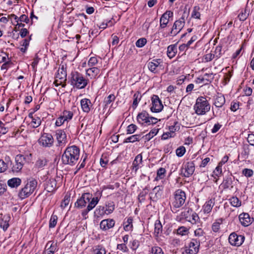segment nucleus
I'll return each mask as SVG.
<instances>
[{"label":"nucleus","mask_w":254,"mask_h":254,"mask_svg":"<svg viewBox=\"0 0 254 254\" xmlns=\"http://www.w3.org/2000/svg\"><path fill=\"white\" fill-rule=\"evenodd\" d=\"M80 155V149L75 145L67 147L62 156V161L64 165H74Z\"/></svg>","instance_id":"obj_1"},{"label":"nucleus","mask_w":254,"mask_h":254,"mask_svg":"<svg viewBox=\"0 0 254 254\" xmlns=\"http://www.w3.org/2000/svg\"><path fill=\"white\" fill-rule=\"evenodd\" d=\"M211 105L205 97H198L193 106L195 113L197 115H204L210 110Z\"/></svg>","instance_id":"obj_2"},{"label":"nucleus","mask_w":254,"mask_h":254,"mask_svg":"<svg viewBox=\"0 0 254 254\" xmlns=\"http://www.w3.org/2000/svg\"><path fill=\"white\" fill-rule=\"evenodd\" d=\"M70 75L71 85L78 89L84 88L88 83V80L77 71L72 72Z\"/></svg>","instance_id":"obj_3"},{"label":"nucleus","mask_w":254,"mask_h":254,"mask_svg":"<svg viewBox=\"0 0 254 254\" xmlns=\"http://www.w3.org/2000/svg\"><path fill=\"white\" fill-rule=\"evenodd\" d=\"M37 186V182L35 179L28 181L25 186L18 192V197L24 199L29 196L35 190Z\"/></svg>","instance_id":"obj_4"},{"label":"nucleus","mask_w":254,"mask_h":254,"mask_svg":"<svg viewBox=\"0 0 254 254\" xmlns=\"http://www.w3.org/2000/svg\"><path fill=\"white\" fill-rule=\"evenodd\" d=\"M188 15V13L184 12L182 16L175 21L169 34L170 36H176L182 30L185 26L186 19L187 18Z\"/></svg>","instance_id":"obj_5"},{"label":"nucleus","mask_w":254,"mask_h":254,"mask_svg":"<svg viewBox=\"0 0 254 254\" xmlns=\"http://www.w3.org/2000/svg\"><path fill=\"white\" fill-rule=\"evenodd\" d=\"M186 199L185 192L181 190H177L174 193V199L172 202L174 209L181 207L185 203Z\"/></svg>","instance_id":"obj_6"},{"label":"nucleus","mask_w":254,"mask_h":254,"mask_svg":"<svg viewBox=\"0 0 254 254\" xmlns=\"http://www.w3.org/2000/svg\"><path fill=\"white\" fill-rule=\"evenodd\" d=\"M38 143L44 147H50L54 143L53 136L49 133H43L38 140Z\"/></svg>","instance_id":"obj_7"},{"label":"nucleus","mask_w":254,"mask_h":254,"mask_svg":"<svg viewBox=\"0 0 254 254\" xmlns=\"http://www.w3.org/2000/svg\"><path fill=\"white\" fill-rule=\"evenodd\" d=\"M92 195L90 193H84L77 200L75 203V206L78 208H82L87 203L91 201L92 199Z\"/></svg>","instance_id":"obj_8"},{"label":"nucleus","mask_w":254,"mask_h":254,"mask_svg":"<svg viewBox=\"0 0 254 254\" xmlns=\"http://www.w3.org/2000/svg\"><path fill=\"white\" fill-rule=\"evenodd\" d=\"M25 157L22 155H17L15 158V162L12 167L13 172L18 173L21 171L25 162Z\"/></svg>","instance_id":"obj_9"},{"label":"nucleus","mask_w":254,"mask_h":254,"mask_svg":"<svg viewBox=\"0 0 254 254\" xmlns=\"http://www.w3.org/2000/svg\"><path fill=\"white\" fill-rule=\"evenodd\" d=\"M152 106L150 108L152 112L159 113L163 109V105L158 96L153 95L151 97Z\"/></svg>","instance_id":"obj_10"},{"label":"nucleus","mask_w":254,"mask_h":254,"mask_svg":"<svg viewBox=\"0 0 254 254\" xmlns=\"http://www.w3.org/2000/svg\"><path fill=\"white\" fill-rule=\"evenodd\" d=\"M199 242L196 240L192 239L189 246L186 247L184 254H196L199 250Z\"/></svg>","instance_id":"obj_11"},{"label":"nucleus","mask_w":254,"mask_h":254,"mask_svg":"<svg viewBox=\"0 0 254 254\" xmlns=\"http://www.w3.org/2000/svg\"><path fill=\"white\" fill-rule=\"evenodd\" d=\"M245 240V237L243 235H238L235 233H231L229 237L230 244L234 246H240Z\"/></svg>","instance_id":"obj_12"},{"label":"nucleus","mask_w":254,"mask_h":254,"mask_svg":"<svg viewBox=\"0 0 254 254\" xmlns=\"http://www.w3.org/2000/svg\"><path fill=\"white\" fill-rule=\"evenodd\" d=\"M195 170L194 164L193 162H189L184 164L181 170V173L185 177H189L192 175Z\"/></svg>","instance_id":"obj_13"},{"label":"nucleus","mask_w":254,"mask_h":254,"mask_svg":"<svg viewBox=\"0 0 254 254\" xmlns=\"http://www.w3.org/2000/svg\"><path fill=\"white\" fill-rule=\"evenodd\" d=\"M66 72L63 67L58 70V73L56 77L54 83L56 86L62 84L66 80Z\"/></svg>","instance_id":"obj_14"},{"label":"nucleus","mask_w":254,"mask_h":254,"mask_svg":"<svg viewBox=\"0 0 254 254\" xmlns=\"http://www.w3.org/2000/svg\"><path fill=\"white\" fill-rule=\"evenodd\" d=\"M56 137L59 146H64L67 142L66 134L65 132L61 129L56 130Z\"/></svg>","instance_id":"obj_15"},{"label":"nucleus","mask_w":254,"mask_h":254,"mask_svg":"<svg viewBox=\"0 0 254 254\" xmlns=\"http://www.w3.org/2000/svg\"><path fill=\"white\" fill-rule=\"evenodd\" d=\"M173 16V12L170 10L166 11L161 17L160 26L162 28H165L169 21V18Z\"/></svg>","instance_id":"obj_16"},{"label":"nucleus","mask_w":254,"mask_h":254,"mask_svg":"<svg viewBox=\"0 0 254 254\" xmlns=\"http://www.w3.org/2000/svg\"><path fill=\"white\" fill-rule=\"evenodd\" d=\"M225 98L224 96L221 93H217L214 98L213 105L216 108H221L225 103Z\"/></svg>","instance_id":"obj_17"},{"label":"nucleus","mask_w":254,"mask_h":254,"mask_svg":"<svg viewBox=\"0 0 254 254\" xmlns=\"http://www.w3.org/2000/svg\"><path fill=\"white\" fill-rule=\"evenodd\" d=\"M115 224V221L113 219H107L101 221L100 227L103 231H107L113 228Z\"/></svg>","instance_id":"obj_18"},{"label":"nucleus","mask_w":254,"mask_h":254,"mask_svg":"<svg viewBox=\"0 0 254 254\" xmlns=\"http://www.w3.org/2000/svg\"><path fill=\"white\" fill-rule=\"evenodd\" d=\"M149 118L150 117L148 113L146 111H143L138 114L137 120L138 123L140 124L148 126V122H149Z\"/></svg>","instance_id":"obj_19"},{"label":"nucleus","mask_w":254,"mask_h":254,"mask_svg":"<svg viewBox=\"0 0 254 254\" xmlns=\"http://www.w3.org/2000/svg\"><path fill=\"white\" fill-rule=\"evenodd\" d=\"M57 189V182L56 180L54 179H50L48 180L45 184V189L48 192H53Z\"/></svg>","instance_id":"obj_20"},{"label":"nucleus","mask_w":254,"mask_h":254,"mask_svg":"<svg viewBox=\"0 0 254 254\" xmlns=\"http://www.w3.org/2000/svg\"><path fill=\"white\" fill-rule=\"evenodd\" d=\"M99 201V199L98 197H93L91 201L88 204L87 208L83 210L82 212V215L85 218H86V216L87 215L89 211L91 210L95 206L97 205Z\"/></svg>","instance_id":"obj_21"},{"label":"nucleus","mask_w":254,"mask_h":254,"mask_svg":"<svg viewBox=\"0 0 254 254\" xmlns=\"http://www.w3.org/2000/svg\"><path fill=\"white\" fill-rule=\"evenodd\" d=\"M239 218L241 224L245 227L249 226L252 223L251 218L248 213H241Z\"/></svg>","instance_id":"obj_22"},{"label":"nucleus","mask_w":254,"mask_h":254,"mask_svg":"<svg viewBox=\"0 0 254 254\" xmlns=\"http://www.w3.org/2000/svg\"><path fill=\"white\" fill-rule=\"evenodd\" d=\"M142 163V156L141 154H138L135 158L132 163V169L136 172L141 167L140 165Z\"/></svg>","instance_id":"obj_23"},{"label":"nucleus","mask_w":254,"mask_h":254,"mask_svg":"<svg viewBox=\"0 0 254 254\" xmlns=\"http://www.w3.org/2000/svg\"><path fill=\"white\" fill-rule=\"evenodd\" d=\"M160 61V59L153 60L152 62L148 63V68L150 71L155 73L158 72L157 68L159 66Z\"/></svg>","instance_id":"obj_24"},{"label":"nucleus","mask_w":254,"mask_h":254,"mask_svg":"<svg viewBox=\"0 0 254 254\" xmlns=\"http://www.w3.org/2000/svg\"><path fill=\"white\" fill-rule=\"evenodd\" d=\"M100 72V69L96 67H90L86 70V75L91 79L95 78Z\"/></svg>","instance_id":"obj_25"},{"label":"nucleus","mask_w":254,"mask_h":254,"mask_svg":"<svg viewBox=\"0 0 254 254\" xmlns=\"http://www.w3.org/2000/svg\"><path fill=\"white\" fill-rule=\"evenodd\" d=\"M21 184V180L19 178H13L8 180L7 185L11 188H17Z\"/></svg>","instance_id":"obj_26"},{"label":"nucleus","mask_w":254,"mask_h":254,"mask_svg":"<svg viewBox=\"0 0 254 254\" xmlns=\"http://www.w3.org/2000/svg\"><path fill=\"white\" fill-rule=\"evenodd\" d=\"M215 204L214 199H210L207 201L203 206V211L205 213H209Z\"/></svg>","instance_id":"obj_27"},{"label":"nucleus","mask_w":254,"mask_h":254,"mask_svg":"<svg viewBox=\"0 0 254 254\" xmlns=\"http://www.w3.org/2000/svg\"><path fill=\"white\" fill-rule=\"evenodd\" d=\"M91 104V101L89 99L85 98L81 100L80 104L83 112L88 113L90 111Z\"/></svg>","instance_id":"obj_28"},{"label":"nucleus","mask_w":254,"mask_h":254,"mask_svg":"<svg viewBox=\"0 0 254 254\" xmlns=\"http://www.w3.org/2000/svg\"><path fill=\"white\" fill-rule=\"evenodd\" d=\"M177 53V45H171L167 48V56L170 59L174 58Z\"/></svg>","instance_id":"obj_29"},{"label":"nucleus","mask_w":254,"mask_h":254,"mask_svg":"<svg viewBox=\"0 0 254 254\" xmlns=\"http://www.w3.org/2000/svg\"><path fill=\"white\" fill-rule=\"evenodd\" d=\"M163 192V187L162 186H156L152 190V192H151V194H154V198L156 199H158L161 197Z\"/></svg>","instance_id":"obj_30"},{"label":"nucleus","mask_w":254,"mask_h":254,"mask_svg":"<svg viewBox=\"0 0 254 254\" xmlns=\"http://www.w3.org/2000/svg\"><path fill=\"white\" fill-rule=\"evenodd\" d=\"M158 131V128H153L152 130H151L150 131L148 134H146L145 135L143 136L142 138H144L145 141H148L154 136L157 134Z\"/></svg>","instance_id":"obj_31"},{"label":"nucleus","mask_w":254,"mask_h":254,"mask_svg":"<svg viewBox=\"0 0 254 254\" xmlns=\"http://www.w3.org/2000/svg\"><path fill=\"white\" fill-rule=\"evenodd\" d=\"M46 251H51V252L55 253L57 251V244L53 241H49L46 246Z\"/></svg>","instance_id":"obj_32"},{"label":"nucleus","mask_w":254,"mask_h":254,"mask_svg":"<svg viewBox=\"0 0 254 254\" xmlns=\"http://www.w3.org/2000/svg\"><path fill=\"white\" fill-rule=\"evenodd\" d=\"M141 138L140 134H135L131 135L127 138L124 141V143L131 142L139 141Z\"/></svg>","instance_id":"obj_33"},{"label":"nucleus","mask_w":254,"mask_h":254,"mask_svg":"<svg viewBox=\"0 0 254 254\" xmlns=\"http://www.w3.org/2000/svg\"><path fill=\"white\" fill-rule=\"evenodd\" d=\"M223 219L222 218L217 220L212 225V230L214 232H217L219 230L220 226L222 223Z\"/></svg>","instance_id":"obj_34"},{"label":"nucleus","mask_w":254,"mask_h":254,"mask_svg":"<svg viewBox=\"0 0 254 254\" xmlns=\"http://www.w3.org/2000/svg\"><path fill=\"white\" fill-rule=\"evenodd\" d=\"M106 210L107 211V214H111L115 209V204L113 201H110L106 203Z\"/></svg>","instance_id":"obj_35"},{"label":"nucleus","mask_w":254,"mask_h":254,"mask_svg":"<svg viewBox=\"0 0 254 254\" xmlns=\"http://www.w3.org/2000/svg\"><path fill=\"white\" fill-rule=\"evenodd\" d=\"M47 163V160L45 158H39L35 163V166L38 168H42L46 166Z\"/></svg>","instance_id":"obj_36"},{"label":"nucleus","mask_w":254,"mask_h":254,"mask_svg":"<svg viewBox=\"0 0 254 254\" xmlns=\"http://www.w3.org/2000/svg\"><path fill=\"white\" fill-rule=\"evenodd\" d=\"M11 16L12 17H13L17 22L18 20H19L20 22H24L26 23H28L29 21V19L28 16L25 14L21 15L19 18H18L17 16H16L14 14H12Z\"/></svg>","instance_id":"obj_37"},{"label":"nucleus","mask_w":254,"mask_h":254,"mask_svg":"<svg viewBox=\"0 0 254 254\" xmlns=\"http://www.w3.org/2000/svg\"><path fill=\"white\" fill-rule=\"evenodd\" d=\"M190 216V217L188 221L191 224H196L197 222L199 221V218L195 212H192Z\"/></svg>","instance_id":"obj_38"},{"label":"nucleus","mask_w":254,"mask_h":254,"mask_svg":"<svg viewBox=\"0 0 254 254\" xmlns=\"http://www.w3.org/2000/svg\"><path fill=\"white\" fill-rule=\"evenodd\" d=\"M115 96L114 94H110L107 97L105 98L104 100L105 106L107 107L108 105L115 101Z\"/></svg>","instance_id":"obj_39"},{"label":"nucleus","mask_w":254,"mask_h":254,"mask_svg":"<svg viewBox=\"0 0 254 254\" xmlns=\"http://www.w3.org/2000/svg\"><path fill=\"white\" fill-rule=\"evenodd\" d=\"M41 124V120L39 117H36L32 120L30 123L31 126L33 128H36L38 127Z\"/></svg>","instance_id":"obj_40"},{"label":"nucleus","mask_w":254,"mask_h":254,"mask_svg":"<svg viewBox=\"0 0 254 254\" xmlns=\"http://www.w3.org/2000/svg\"><path fill=\"white\" fill-rule=\"evenodd\" d=\"M200 8L198 6H195L191 13V17L194 18L199 19L200 16V13L199 12Z\"/></svg>","instance_id":"obj_41"},{"label":"nucleus","mask_w":254,"mask_h":254,"mask_svg":"<svg viewBox=\"0 0 254 254\" xmlns=\"http://www.w3.org/2000/svg\"><path fill=\"white\" fill-rule=\"evenodd\" d=\"M141 98V95L139 93H136L133 95V101L132 106L133 108H136L138 105V102L140 101Z\"/></svg>","instance_id":"obj_42"},{"label":"nucleus","mask_w":254,"mask_h":254,"mask_svg":"<svg viewBox=\"0 0 254 254\" xmlns=\"http://www.w3.org/2000/svg\"><path fill=\"white\" fill-rule=\"evenodd\" d=\"M62 116L65 121H68L72 118L73 113L71 111L65 110L63 112Z\"/></svg>","instance_id":"obj_43"},{"label":"nucleus","mask_w":254,"mask_h":254,"mask_svg":"<svg viewBox=\"0 0 254 254\" xmlns=\"http://www.w3.org/2000/svg\"><path fill=\"white\" fill-rule=\"evenodd\" d=\"M231 204L234 207H239L241 205V201L237 197H232L230 199Z\"/></svg>","instance_id":"obj_44"},{"label":"nucleus","mask_w":254,"mask_h":254,"mask_svg":"<svg viewBox=\"0 0 254 254\" xmlns=\"http://www.w3.org/2000/svg\"><path fill=\"white\" fill-rule=\"evenodd\" d=\"M162 226L160 221H156L154 225V233L158 235L162 232Z\"/></svg>","instance_id":"obj_45"},{"label":"nucleus","mask_w":254,"mask_h":254,"mask_svg":"<svg viewBox=\"0 0 254 254\" xmlns=\"http://www.w3.org/2000/svg\"><path fill=\"white\" fill-rule=\"evenodd\" d=\"M94 253L95 254H106V252L103 247L98 245L94 249Z\"/></svg>","instance_id":"obj_46"},{"label":"nucleus","mask_w":254,"mask_h":254,"mask_svg":"<svg viewBox=\"0 0 254 254\" xmlns=\"http://www.w3.org/2000/svg\"><path fill=\"white\" fill-rule=\"evenodd\" d=\"M58 221V217L56 215L53 214L50 218V222H49V227L50 228H54L57 223Z\"/></svg>","instance_id":"obj_47"},{"label":"nucleus","mask_w":254,"mask_h":254,"mask_svg":"<svg viewBox=\"0 0 254 254\" xmlns=\"http://www.w3.org/2000/svg\"><path fill=\"white\" fill-rule=\"evenodd\" d=\"M113 25V23L112 22L111 20H109L108 21H103L102 22H99L97 24V25L98 26L99 28L100 29H105L108 25L111 26Z\"/></svg>","instance_id":"obj_48"},{"label":"nucleus","mask_w":254,"mask_h":254,"mask_svg":"<svg viewBox=\"0 0 254 254\" xmlns=\"http://www.w3.org/2000/svg\"><path fill=\"white\" fill-rule=\"evenodd\" d=\"M150 254H164L162 249L159 247H153L150 251Z\"/></svg>","instance_id":"obj_49"},{"label":"nucleus","mask_w":254,"mask_h":254,"mask_svg":"<svg viewBox=\"0 0 254 254\" xmlns=\"http://www.w3.org/2000/svg\"><path fill=\"white\" fill-rule=\"evenodd\" d=\"M165 173L166 170L164 168H160L157 170L156 179H158V178L163 179L165 177Z\"/></svg>","instance_id":"obj_50"},{"label":"nucleus","mask_w":254,"mask_h":254,"mask_svg":"<svg viewBox=\"0 0 254 254\" xmlns=\"http://www.w3.org/2000/svg\"><path fill=\"white\" fill-rule=\"evenodd\" d=\"M192 212V210H190V211L189 209H185L184 211L182 212L181 216L182 218L186 219L188 221L189 220V217L190 216V214Z\"/></svg>","instance_id":"obj_51"},{"label":"nucleus","mask_w":254,"mask_h":254,"mask_svg":"<svg viewBox=\"0 0 254 254\" xmlns=\"http://www.w3.org/2000/svg\"><path fill=\"white\" fill-rule=\"evenodd\" d=\"M147 43V40L144 38L139 39L135 43L136 46L138 48H141L143 47Z\"/></svg>","instance_id":"obj_52"},{"label":"nucleus","mask_w":254,"mask_h":254,"mask_svg":"<svg viewBox=\"0 0 254 254\" xmlns=\"http://www.w3.org/2000/svg\"><path fill=\"white\" fill-rule=\"evenodd\" d=\"M186 152V148L184 146H180L176 150V155L178 157L183 156Z\"/></svg>","instance_id":"obj_53"},{"label":"nucleus","mask_w":254,"mask_h":254,"mask_svg":"<svg viewBox=\"0 0 254 254\" xmlns=\"http://www.w3.org/2000/svg\"><path fill=\"white\" fill-rule=\"evenodd\" d=\"M137 126L134 124H130L127 127V134H132L135 132L137 129Z\"/></svg>","instance_id":"obj_54"},{"label":"nucleus","mask_w":254,"mask_h":254,"mask_svg":"<svg viewBox=\"0 0 254 254\" xmlns=\"http://www.w3.org/2000/svg\"><path fill=\"white\" fill-rule=\"evenodd\" d=\"M69 201H70V197L68 196L67 195H65L64 197V200L62 201V202L61 203V207L63 209H64L68 205Z\"/></svg>","instance_id":"obj_55"},{"label":"nucleus","mask_w":254,"mask_h":254,"mask_svg":"<svg viewBox=\"0 0 254 254\" xmlns=\"http://www.w3.org/2000/svg\"><path fill=\"white\" fill-rule=\"evenodd\" d=\"M242 174L246 177H251L253 175L254 172L252 169L245 168L243 170Z\"/></svg>","instance_id":"obj_56"},{"label":"nucleus","mask_w":254,"mask_h":254,"mask_svg":"<svg viewBox=\"0 0 254 254\" xmlns=\"http://www.w3.org/2000/svg\"><path fill=\"white\" fill-rule=\"evenodd\" d=\"M132 219L131 217L128 218L126 222V223H127V224H126V225L124 226V229L126 230H129L132 227Z\"/></svg>","instance_id":"obj_57"},{"label":"nucleus","mask_w":254,"mask_h":254,"mask_svg":"<svg viewBox=\"0 0 254 254\" xmlns=\"http://www.w3.org/2000/svg\"><path fill=\"white\" fill-rule=\"evenodd\" d=\"M5 125L0 121V133L3 134H5L8 131V128Z\"/></svg>","instance_id":"obj_58"},{"label":"nucleus","mask_w":254,"mask_h":254,"mask_svg":"<svg viewBox=\"0 0 254 254\" xmlns=\"http://www.w3.org/2000/svg\"><path fill=\"white\" fill-rule=\"evenodd\" d=\"M8 59V55L3 51H0V63L6 62Z\"/></svg>","instance_id":"obj_59"},{"label":"nucleus","mask_w":254,"mask_h":254,"mask_svg":"<svg viewBox=\"0 0 254 254\" xmlns=\"http://www.w3.org/2000/svg\"><path fill=\"white\" fill-rule=\"evenodd\" d=\"M188 229L185 227H180L177 229V234L182 236L186 235Z\"/></svg>","instance_id":"obj_60"},{"label":"nucleus","mask_w":254,"mask_h":254,"mask_svg":"<svg viewBox=\"0 0 254 254\" xmlns=\"http://www.w3.org/2000/svg\"><path fill=\"white\" fill-rule=\"evenodd\" d=\"M215 57V55L212 53L206 54L203 57V60L205 62H208L212 60Z\"/></svg>","instance_id":"obj_61"},{"label":"nucleus","mask_w":254,"mask_h":254,"mask_svg":"<svg viewBox=\"0 0 254 254\" xmlns=\"http://www.w3.org/2000/svg\"><path fill=\"white\" fill-rule=\"evenodd\" d=\"M231 178H226L223 182L222 184L223 187L224 189H228L229 188L230 186L231 185Z\"/></svg>","instance_id":"obj_62"},{"label":"nucleus","mask_w":254,"mask_h":254,"mask_svg":"<svg viewBox=\"0 0 254 254\" xmlns=\"http://www.w3.org/2000/svg\"><path fill=\"white\" fill-rule=\"evenodd\" d=\"M7 168V164L2 160H0V173L5 172Z\"/></svg>","instance_id":"obj_63"},{"label":"nucleus","mask_w":254,"mask_h":254,"mask_svg":"<svg viewBox=\"0 0 254 254\" xmlns=\"http://www.w3.org/2000/svg\"><path fill=\"white\" fill-rule=\"evenodd\" d=\"M98 63V60L96 58L92 57L90 58L88 61V65L90 66H93L97 64Z\"/></svg>","instance_id":"obj_64"}]
</instances>
